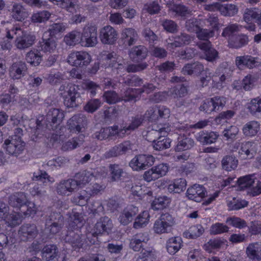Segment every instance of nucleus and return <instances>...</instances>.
I'll return each instance as SVG.
<instances>
[{
	"label": "nucleus",
	"mask_w": 261,
	"mask_h": 261,
	"mask_svg": "<svg viewBox=\"0 0 261 261\" xmlns=\"http://www.w3.org/2000/svg\"><path fill=\"white\" fill-rule=\"evenodd\" d=\"M248 42V38L245 35H237L230 39L228 45L230 47L238 48L246 44Z\"/></svg>",
	"instance_id": "nucleus-53"
},
{
	"label": "nucleus",
	"mask_w": 261,
	"mask_h": 261,
	"mask_svg": "<svg viewBox=\"0 0 261 261\" xmlns=\"http://www.w3.org/2000/svg\"><path fill=\"white\" fill-rule=\"evenodd\" d=\"M67 61L72 66L83 68L90 64L92 61V56L86 51H73L69 54Z\"/></svg>",
	"instance_id": "nucleus-7"
},
{
	"label": "nucleus",
	"mask_w": 261,
	"mask_h": 261,
	"mask_svg": "<svg viewBox=\"0 0 261 261\" xmlns=\"http://www.w3.org/2000/svg\"><path fill=\"white\" fill-rule=\"evenodd\" d=\"M256 151L255 144L253 142L248 141L241 144L238 153L242 159H251L255 155Z\"/></svg>",
	"instance_id": "nucleus-25"
},
{
	"label": "nucleus",
	"mask_w": 261,
	"mask_h": 261,
	"mask_svg": "<svg viewBox=\"0 0 261 261\" xmlns=\"http://www.w3.org/2000/svg\"><path fill=\"white\" fill-rule=\"evenodd\" d=\"M57 46L56 41L53 38H50L47 39H43L41 42L40 47L43 52L51 54L56 51Z\"/></svg>",
	"instance_id": "nucleus-55"
},
{
	"label": "nucleus",
	"mask_w": 261,
	"mask_h": 261,
	"mask_svg": "<svg viewBox=\"0 0 261 261\" xmlns=\"http://www.w3.org/2000/svg\"><path fill=\"white\" fill-rule=\"evenodd\" d=\"M246 253L251 259L261 260V243H250L247 247Z\"/></svg>",
	"instance_id": "nucleus-37"
},
{
	"label": "nucleus",
	"mask_w": 261,
	"mask_h": 261,
	"mask_svg": "<svg viewBox=\"0 0 261 261\" xmlns=\"http://www.w3.org/2000/svg\"><path fill=\"white\" fill-rule=\"evenodd\" d=\"M205 9L211 11H219L225 16H232L238 12L237 7L231 4L222 5L219 3H216L206 6Z\"/></svg>",
	"instance_id": "nucleus-16"
},
{
	"label": "nucleus",
	"mask_w": 261,
	"mask_h": 261,
	"mask_svg": "<svg viewBox=\"0 0 261 261\" xmlns=\"http://www.w3.org/2000/svg\"><path fill=\"white\" fill-rule=\"evenodd\" d=\"M9 202L12 207L19 208L27 204L28 198L24 193L18 192L10 196Z\"/></svg>",
	"instance_id": "nucleus-35"
},
{
	"label": "nucleus",
	"mask_w": 261,
	"mask_h": 261,
	"mask_svg": "<svg viewBox=\"0 0 261 261\" xmlns=\"http://www.w3.org/2000/svg\"><path fill=\"white\" fill-rule=\"evenodd\" d=\"M113 227L112 221L110 218L106 216L100 218L92 231L87 234V239L89 242L87 244H95L97 242L98 234H109L112 231Z\"/></svg>",
	"instance_id": "nucleus-3"
},
{
	"label": "nucleus",
	"mask_w": 261,
	"mask_h": 261,
	"mask_svg": "<svg viewBox=\"0 0 261 261\" xmlns=\"http://www.w3.org/2000/svg\"><path fill=\"white\" fill-rule=\"evenodd\" d=\"M150 215L147 211L141 213L136 218L133 224V227L135 229H139L146 226L149 222Z\"/></svg>",
	"instance_id": "nucleus-48"
},
{
	"label": "nucleus",
	"mask_w": 261,
	"mask_h": 261,
	"mask_svg": "<svg viewBox=\"0 0 261 261\" xmlns=\"http://www.w3.org/2000/svg\"><path fill=\"white\" fill-rule=\"evenodd\" d=\"M170 203V200L167 196L159 197L155 198L151 204V207L154 210H162L167 207Z\"/></svg>",
	"instance_id": "nucleus-60"
},
{
	"label": "nucleus",
	"mask_w": 261,
	"mask_h": 261,
	"mask_svg": "<svg viewBox=\"0 0 261 261\" xmlns=\"http://www.w3.org/2000/svg\"><path fill=\"white\" fill-rule=\"evenodd\" d=\"M198 47L203 51L204 58L209 62H213L218 58V51L212 47L210 41L199 42L197 44Z\"/></svg>",
	"instance_id": "nucleus-27"
},
{
	"label": "nucleus",
	"mask_w": 261,
	"mask_h": 261,
	"mask_svg": "<svg viewBox=\"0 0 261 261\" xmlns=\"http://www.w3.org/2000/svg\"><path fill=\"white\" fill-rule=\"evenodd\" d=\"M206 190L201 185L195 184L189 187L186 192V196L190 200L199 202L205 197Z\"/></svg>",
	"instance_id": "nucleus-23"
},
{
	"label": "nucleus",
	"mask_w": 261,
	"mask_h": 261,
	"mask_svg": "<svg viewBox=\"0 0 261 261\" xmlns=\"http://www.w3.org/2000/svg\"><path fill=\"white\" fill-rule=\"evenodd\" d=\"M108 168L111 180H119L123 174V169L121 166L117 164H111L109 165Z\"/></svg>",
	"instance_id": "nucleus-52"
},
{
	"label": "nucleus",
	"mask_w": 261,
	"mask_h": 261,
	"mask_svg": "<svg viewBox=\"0 0 261 261\" xmlns=\"http://www.w3.org/2000/svg\"><path fill=\"white\" fill-rule=\"evenodd\" d=\"M148 240L149 237L147 233H138L130 240L129 247L135 251H139L142 247V243H146Z\"/></svg>",
	"instance_id": "nucleus-33"
},
{
	"label": "nucleus",
	"mask_w": 261,
	"mask_h": 261,
	"mask_svg": "<svg viewBox=\"0 0 261 261\" xmlns=\"http://www.w3.org/2000/svg\"><path fill=\"white\" fill-rule=\"evenodd\" d=\"M168 170L169 166L167 164H159L145 171L143 174V178L147 182L155 180L165 176Z\"/></svg>",
	"instance_id": "nucleus-15"
},
{
	"label": "nucleus",
	"mask_w": 261,
	"mask_h": 261,
	"mask_svg": "<svg viewBox=\"0 0 261 261\" xmlns=\"http://www.w3.org/2000/svg\"><path fill=\"white\" fill-rule=\"evenodd\" d=\"M9 207L4 202H0V220H4L10 227H15L21 222L22 216L16 212L9 214Z\"/></svg>",
	"instance_id": "nucleus-13"
},
{
	"label": "nucleus",
	"mask_w": 261,
	"mask_h": 261,
	"mask_svg": "<svg viewBox=\"0 0 261 261\" xmlns=\"http://www.w3.org/2000/svg\"><path fill=\"white\" fill-rule=\"evenodd\" d=\"M108 174L107 169L105 167L98 168L94 171H83L76 174L75 177L77 187L82 188L92 180L105 177Z\"/></svg>",
	"instance_id": "nucleus-5"
},
{
	"label": "nucleus",
	"mask_w": 261,
	"mask_h": 261,
	"mask_svg": "<svg viewBox=\"0 0 261 261\" xmlns=\"http://www.w3.org/2000/svg\"><path fill=\"white\" fill-rule=\"evenodd\" d=\"M102 61L106 68L120 69L123 67L122 57L114 51L104 54Z\"/></svg>",
	"instance_id": "nucleus-21"
},
{
	"label": "nucleus",
	"mask_w": 261,
	"mask_h": 261,
	"mask_svg": "<svg viewBox=\"0 0 261 261\" xmlns=\"http://www.w3.org/2000/svg\"><path fill=\"white\" fill-rule=\"evenodd\" d=\"M64 41L69 46L81 45V32L77 30H74L67 34L64 37Z\"/></svg>",
	"instance_id": "nucleus-39"
},
{
	"label": "nucleus",
	"mask_w": 261,
	"mask_h": 261,
	"mask_svg": "<svg viewBox=\"0 0 261 261\" xmlns=\"http://www.w3.org/2000/svg\"><path fill=\"white\" fill-rule=\"evenodd\" d=\"M179 125L176 126V128L178 129V132L176 133H179L180 136L178 138V142L175 148V151H181L191 149L194 145L193 140L190 138L185 137V134H184L183 136H181V132H184L185 130L180 129V131H179Z\"/></svg>",
	"instance_id": "nucleus-29"
},
{
	"label": "nucleus",
	"mask_w": 261,
	"mask_h": 261,
	"mask_svg": "<svg viewBox=\"0 0 261 261\" xmlns=\"http://www.w3.org/2000/svg\"><path fill=\"white\" fill-rule=\"evenodd\" d=\"M156 258V253L152 248L143 249L138 254L136 261H154Z\"/></svg>",
	"instance_id": "nucleus-56"
},
{
	"label": "nucleus",
	"mask_w": 261,
	"mask_h": 261,
	"mask_svg": "<svg viewBox=\"0 0 261 261\" xmlns=\"http://www.w3.org/2000/svg\"><path fill=\"white\" fill-rule=\"evenodd\" d=\"M38 233L36 225L34 224H24L18 230L19 239L23 241H27L35 238Z\"/></svg>",
	"instance_id": "nucleus-20"
},
{
	"label": "nucleus",
	"mask_w": 261,
	"mask_h": 261,
	"mask_svg": "<svg viewBox=\"0 0 261 261\" xmlns=\"http://www.w3.org/2000/svg\"><path fill=\"white\" fill-rule=\"evenodd\" d=\"M155 162V158L150 154L136 155L129 162V166L134 171L144 170L151 166Z\"/></svg>",
	"instance_id": "nucleus-10"
},
{
	"label": "nucleus",
	"mask_w": 261,
	"mask_h": 261,
	"mask_svg": "<svg viewBox=\"0 0 261 261\" xmlns=\"http://www.w3.org/2000/svg\"><path fill=\"white\" fill-rule=\"evenodd\" d=\"M63 219L60 213H53L50 215L49 220H46L44 229L45 233L47 237L59 232L62 227Z\"/></svg>",
	"instance_id": "nucleus-12"
},
{
	"label": "nucleus",
	"mask_w": 261,
	"mask_h": 261,
	"mask_svg": "<svg viewBox=\"0 0 261 261\" xmlns=\"http://www.w3.org/2000/svg\"><path fill=\"white\" fill-rule=\"evenodd\" d=\"M67 28L65 23H55L50 25L48 32L51 36H55L56 35L64 32Z\"/></svg>",
	"instance_id": "nucleus-63"
},
{
	"label": "nucleus",
	"mask_w": 261,
	"mask_h": 261,
	"mask_svg": "<svg viewBox=\"0 0 261 261\" xmlns=\"http://www.w3.org/2000/svg\"><path fill=\"white\" fill-rule=\"evenodd\" d=\"M117 136L122 137L119 131V127L118 125L101 128L99 130L95 132L92 136L93 138L99 140H103L109 137Z\"/></svg>",
	"instance_id": "nucleus-22"
},
{
	"label": "nucleus",
	"mask_w": 261,
	"mask_h": 261,
	"mask_svg": "<svg viewBox=\"0 0 261 261\" xmlns=\"http://www.w3.org/2000/svg\"><path fill=\"white\" fill-rule=\"evenodd\" d=\"M97 42V27L92 24L86 25L81 33V45L91 47L95 46Z\"/></svg>",
	"instance_id": "nucleus-8"
},
{
	"label": "nucleus",
	"mask_w": 261,
	"mask_h": 261,
	"mask_svg": "<svg viewBox=\"0 0 261 261\" xmlns=\"http://www.w3.org/2000/svg\"><path fill=\"white\" fill-rule=\"evenodd\" d=\"M35 37L23 31L22 33L16 38L15 44L19 49H24L32 46L34 43Z\"/></svg>",
	"instance_id": "nucleus-26"
},
{
	"label": "nucleus",
	"mask_w": 261,
	"mask_h": 261,
	"mask_svg": "<svg viewBox=\"0 0 261 261\" xmlns=\"http://www.w3.org/2000/svg\"><path fill=\"white\" fill-rule=\"evenodd\" d=\"M170 109L164 106H155L149 108L145 112V117L151 122H156L160 119H166L169 117Z\"/></svg>",
	"instance_id": "nucleus-11"
},
{
	"label": "nucleus",
	"mask_w": 261,
	"mask_h": 261,
	"mask_svg": "<svg viewBox=\"0 0 261 261\" xmlns=\"http://www.w3.org/2000/svg\"><path fill=\"white\" fill-rule=\"evenodd\" d=\"M256 59L250 56H239L236 59V64L239 68L246 66L249 68H253L258 65Z\"/></svg>",
	"instance_id": "nucleus-36"
},
{
	"label": "nucleus",
	"mask_w": 261,
	"mask_h": 261,
	"mask_svg": "<svg viewBox=\"0 0 261 261\" xmlns=\"http://www.w3.org/2000/svg\"><path fill=\"white\" fill-rule=\"evenodd\" d=\"M187 186L186 180L184 178H177L172 181L168 185V190L170 193H179L185 190Z\"/></svg>",
	"instance_id": "nucleus-47"
},
{
	"label": "nucleus",
	"mask_w": 261,
	"mask_h": 261,
	"mask_svg": "<svg viewBox=\"0 0 261 261\" xmlns=\"http://www.w3.org/2000/svg\"><path fill=\"white\" fill-rule=\"evenodd\" d=\"M229 229V228L224 223L217 222L211 225L209 232L212 235H217L227 232Z\"/></svg>",
	"instance_id": "nucleus-61"
},
{
	"label": "nucleus",
	"mask_w": 261,
	"mask_h": 261,
	"mask_svg": "<svg viewBox=\"0 0 261 261\" xmlns=\"http://www.w3.org/2000/svg\"><path fill=\"white\" fill-rule=\"evenodd\" d=\"M99 38L103 44H113L118 39V33L113 27L108 25L100 30Z\"/></svg>",
	"instance_id": "nucleus-17"
},
{
	"label": "nucleus",
	"mask_w": 261,
	"mask_h": 261,
	"mask_svg": "<svg viewBox=\"0 0 261 261\" xmlns=\"http://www.w3.org/2000/svg\"><path fill=\"white\" fill-rule=\"evenodd\" d=\"M24 145L20 136H14L11 139L5 140L4 147L9 154L17 156L23 151Z\"/></svg>",
	"instance_id": "nucleus-14"
},
{
	"label": "nucleus",
	"mask_w": 261,
	"mask_h": 261,
	"mask_svg": "<svg viewBox=\"0 0 261 261\" xmlns=\"http://www.w3.org/2000/svg\"><path fill=\"white\" fill-rule=\"evenodd\" d=\"M138 38V34L134 29L127 28L122 30L121 38L125 45H133L136 43Z\"/></svg>",
	"instance_id": "nucleus-28"
},
{
	"label": "nucleus",
	"mask_w": 261,
	"mask_h": 261,
	"mask_svg": "<svg viewBox=\"0 0 261 261\" xmlns=\"http://www.w3.org/2000/svg\"><path fill=\"white\" fill-rule=\"evenodd\" d=\"M140 91L136 88H128L121 94V100L125 102L133 100L140 95Z\"/></svg>",
	"instance_id": "nucleus-58"
},
{
	"label": "nucleus",
	"mask_w": 261,
	"mask_h": 261,
	"mask_svg": "<svg viewBox=\"0 0 261 261\" xmlns=\"http://www.w3.org/2000/svg\"><path fill=\"white\" fill-rule=\"evenodd\" d=\"M254 175H249L239 178L238 180V186L240 190H243L250 187L254 182Z\"/></svg>",
	"instance_id": "nucleus-62"
},
{
	"label": "nucleus",
	"mask_w": 261,
	"mask_h": 261,
	"mask_svg": "<svg viewBox=\"0 0 261 261\" xmlns=\"http://www.w3.org/2000/svg\"><path fill=\"white\" fill-rule=\"evenodd\" d=\"M260 129V124L256 121H250L246 123L243 128L244 135L247 137L255 136Z\"/></svg>",
	"instance_id": "nucleus-44"
},
{
	"label": "nucleus",
	"mask_w": 261,
	"mask_h": 261,
	"mask_svg": "<svg viewBox=\"0 0 261 261\" xmlns=\"http://www.w3.org/2000/svg\"><path fill=\"white\" fill-rule=\"evenodd\" d=\"M147 53L146 47L143 45H137L130 49L129 56L133 61L139 62L146 58Z\"/></svg>",
	"instance_id": "nucleus-31"
},
{
	"label": "nucleus",
	"mask_w": 261,
	"mask_h": 261,
	"mask_svg": "<svg viewBox=\"0 0 261 261\" xmlns=\"http://www.w3.org/2000/svg\"><path fill=\"white\" fill-rule=\"evenodd\" d=\"M223 243V241L219 238L211 239L204 244L203 248L206 252L211 253L214 250L219 249Z\"/></svg>",
	"instance_id": "nucleus-59"
},
{
	"label": "nucleus",
	"mask_w": 261,
	"mask_h": 261,
	"mask_svg": "<svg viewBox=\"0 0 261 261\" xmlns=\"http://www.w3.org/2000/svg\"><path fill=\"white\" fill-rule=\"evenodd\" d=\"M221 162L223 169L228 171L234 170L238 165V159L232 155H225Z\"/></svg>",
	"instance_id": "nucleus-50"
},
{
	"label": "nucleus",
	"mask_w": 261,
	"mask_h": 261,
	"mask_svg": "<svg viewBox=\"0 0 261 261\" xmlns=\"http://www.w3.org/2000/svg\"><path fill=\"white\" fill-rule=\"evenodd\" d=\"M174 224V218L171 214H163L154 221L152 229L158 234L167 233L171 231Z\"/></svg>",
	"instance_id": "nucleus-6"
},
{
	"label": "nucleus",
	"mask_w": 261,
	"mask_h": 261,
	"mask_svg": "<svg viewBox=\"0 0 261 261\" xmlns=\"http://www.w3.org/2000/svg\"><path fill=\"white\" fill-rule=\"evenodd\" d=\"M91 197V194L86 190L81 191L77 194L73 196L71 201L73 203L80 205H85Z\"/></svg>",
	"instance_id": "nucleus-54"
},
{
	"label": "nucleus",
	"mask_w": 261,
	"mask_h": 261,
	"mask_svg": "<svg viewBox=\"0 0 261 261\" xmlns=\"http://www.w3.org/2000/svg\"><path fill=\"white\" fill-rule=\"evenodd\" d=\"M42 56L40 51L37 49L31 50L25 56L27 62L30 65L37 66L40 64L42 61Z\"/></svg>",
	"instance_id": "nucleus-51"
},
{
	"label": "nucleus",
	"mask_w": 261,
	"mask_h": 261,
	"mask_svg": "<svg viewBox=\"0 0 261 261\" xmlns=\"http://www.w3.org/2000/svg\"><path fill=\"white\" fill-rule=\"evenodd\" d=\"M11 13L12 17L18 21L24 20L29 15L25 9L19 4L13 5Z\"/></svg>",
	"instance_id": "nucleus-42"
},
{
	"label": "nucleus",
	"mask_w": 261,
	"mask_h": 261,
	"mask_svg": "<svg viewBox=\"0 0 261 261\" xmlns=\"http://www.w3.org/2000/svg\"><path fill=\"white\" fill-rule=\"evenodd\" d=\"M58 252V248L56 245L54 244L46 245L42 250V257L46 261H50L57 256Z\"/></svg>",
	"instance_id": "nucleus-43"
},
{
	"label": "nucleus",
	"mask_w": 261,
	"mask_h": 261,
	"mask_svg": "<svg viewBox=\"0 0 261 261\" xmlns=\"http://www.w3.org/2000/svg\"><path fill=\"white\" fill-rule=\"evenodd\" d=\"M182 241L180 237H172L167 242L166 248L170 254H174L178 252L182 246Z\"/></svg>",
	"instance_id": "nucleus-40"
},
{
	"label": "nucleus",
	"mask_w": 261,
	"mask_h": 261,
	"mask_svg": "<svg viewBox=\"0 0 261 261\" xmlns=\"http://www.w3.org/2000/svg\"><path fill=\"white\" fill-rule=\"evenodd\" d=\"M204 232V228L201 225H196L190 227L188 230L183 233L184 237L187 239H195Z\"/></svg>",
	"instance_id": "nucleus-49"
},
{
	"label": "nucleus",
	"mask_w": 261,
	"mask_h": 261,
	"mask_svg": "<svg viewBox=\"0 0 261 261\" xmlns=\"http://www.w3.org/2000/svg\"><path fill=\"white\" fill-rule=\"evenodd\" d=\"M247 109L252 115L261 112V97L252 99L248 104Z\"/></svg>",
	"instance_id": "nucleus-64"
},
{
	"label": "nucleus",
	"mask_w": 261,
	"mask_h": 261,
	"mask_svg": "<svg viewBox=\"0 0 261 261\" xmlns=\"http://www.w3.org/2000/svg\"><path fill=\"white\" fill-rule=\"evenodd\" d=\"M204 70L203 65L200 62H197L192 64H186L182 69L181 72L186 75H198Z\"/></svg>",
	"instance_id": "nucleus-41"
},
{
	"label": "nucleus",
	"mask_w": 261,
	"mask_h": 261,
	"mask_svg": "<svg viewBox=\"0 0 261 261\" xmlns=\"http://www.w3.org/2000/svg\"><path fill=\"white\" fill-rule=\"evenodd\" d=\"M28 67L23 61H17L13 63L9 68V74L10 77L14 80L22 79L27 73Z\"/></svg>",
	"instance_id": "nucleus-19"
},
{
	"label": "nucleus",
	"mask_w": 261,
	"mask_h": 261,
	"mask_svg": "<svg viewBox=\"0 0 261 261\" xmlns=\"http://www.w3.org/2000/svg\"><path fill=\"white\" fill-rule=\"evenodd\" d=\"M64 117V111L57 108H51L46 115V119L48 122L56 125V126L60 124Z\"/></svg>",
	"instance_id": "nucleus-32"
},
{
	"label": "nucleus",
	"mask_w": 261,
	"mask_h": 261,
	"mask_svg": "<svg viewBox=\"0 0 261 261\" xmlns=\"http://www.w3.org/2000/svg\"><path fill=\"white\" fill-rule=\"evenodd\" d=\"M87 125L86 116L81 114L73 115L66 123L67 129L71 134H79L83 132Z\"/></svg>",
	"instance_id": "nucleus-9"
},
{
	"label": "nucleus",
	"mask_w": 261,
	"mask_h": 261,
	"mask_svg": "<svg viewBox=\"0 0 261 261\" xmlns=\"http://www.w3.org/2000/svg\"><path fill=\"white\" fill-rule=\"evenodd\" d=\"M171 130L170 128L166 125L164 126L156 128H153L151 131L148 132L147 137L148 141L152 142V146L156 150H162L169 148L171 146V140L165 136Z\"/></svg>",
	"instance_id": "nucleus-2"
},
{
	"label": "nucleus",
	"mask_w": 261,
	"mask_h": 261,
	"mask_svg": "<svg viewBox=\"0 0 261 261\" xmlns=\"http://www.w3.org/2000/svg\"><path fill=\"white\" fill-rule=\"evenodd\" d=\"M85 135L80 134L76 137L72 138L63 143L62 150L63 151H69L73 150L80 146L84 141Z\"/></svg>",
	"instance_id": "nucleus-38"
},
{
	"label": "nucleus",
	"mask_w": 261,
	"mask_h": 261,
	"mask_svg": "<svg viewBox=\"0 0 261 261\" xmlns=\"http://www.w3.org/2000/svg\"><path fill=\"white\" fill-rule=\"evenodd\" d=\"M165 4L168 8V11L174 16H186L190 14L191 11L187 7L175 3L174 0H164Z\"/></svg>",
	"instance_id": "nucleus-24"
},
{
	"label": "nucleus",
	"mask_w": 261,
	"mask_h": 261,
	"mask_svg": "<svg viewBox=\"0 0 261 261\" xmlns=\"http://www.w3.org/2000/svg\"><path fill=\"white\" fill-rule=\"evenodd\" d=\"M79 87L72 84L66 86L61 85L59 89L60 94L64 100V104L67 108H74L77 106L76 100L80 97Z\"/></svg>",
	"instance_id": "nucleus-4"
},
{
	"label": "nucleus",
	"mask_w": 261,
	"mask_h": 261,
	"mask_svg": "<svg viewBox=\"0 0 261 261\" xmlns=\"http://www.w3.org/2000/svg\"><path fill=\"white\" fill-rule=\"evenodd\" d=\"M143 120L141 116H136L132 118L131 123L129 125L119 127V131L121 137H124L128 131L133 130L138 128L142 124Z\"/></svg>",
	"instance_id": "nucleus-45"
},
{
	"label": "nucleus",
	"mask_w": 261,
	"mask_h": 261,
	"mask_svg": "<svg viewBox=\"0 0 261 261\" xmlns=\"http://www.w3.org/2000/svg\"><path fill=\"white\" fill-rule=\"evenodd\" d=\"M50 16L51 13L48 11H37L33 13L31 19L34 23H42L47 21Z\"/></svg>",
	"instance_id": "nucleus-57"
},
{
	"label": "nucleus",
	"mask_w": 261,
	"mask_h": 261,
	"mask_svg": "<svg viewBox=\"0 0 261 261\" xmlns=\"http://www.w3.org/2000/svg\"><path fill=\"white\" fill-rule=\"evenodd\" d=\"M218 137L216 132L201 131L197 134L196 139L202 145H206L215 143Z\"/></svg>",
	"instance_id": "nucleus-34"
},
{
	"label": "nucleus",
	"mask_w": 261,
	"mask_h": 261,
	"mask_svg": "<svg viewBox=\"0 0 261 261\" xmlns=\"http://www.w3.org/2000/svg\"><path fill=\"white\" fill-rule=\"evenodd\" d=\"M139 210L137 206L129 205L123 210L119 217V222L125 225L132 221L133 217L138 213Z\"/></svg>",
	"instance_id": "nucleus-30"
},
{
	"label": "nucleus",
	"mask_w": 261,
	"mask_h": 261,
	"mask_svg": "<svg viewBox=\"0 0 261 261\" xmlns=\"http://www.w3.org/2000/svg\"><path fill=\"white\" fill-rule=\"evenodd\" d=\"M259 77L256 74H248L242 80L243 89L245 91H250L258 84Z\"/></svg>",
	"instance_id": "nucleus-46"
},
{
	"label": "nucleus",
	"mask_w": 261,
	"mask_h": 261,
	"mask_svg": "<svg viewBox=\"0 0 261 261\" xmlns=\"http://www.w3.org/2000/svg\"><path fill=\"white\" fill-rule=\"evenodd\" d=\"M69 222L68 229L71 230H69L64 240L71 244L74 250H79L87 243V242H85L84 236L81 234L79 230L85 223L83 215L77 212L76 208L73 209L69 217Z\"/></svg>",
	"instance_id": "nucleus-1"
},
{
	"label": "nucleus",
	"mask_w": 261,
	"mask_h": 261,
	"mask_svg": "<svg viewBox=\"0 0 261 261\" xmlns=\"http://www.w3.org/2000/svg\"><path fill=\"white\" fill-rule=\"evenodd\" d=\"M78 189L75 179H63L57 184L56 191L60 195L69 196Z\"/></svg>",
	"instance_id": "nucleus-18"
}]
</instances>
